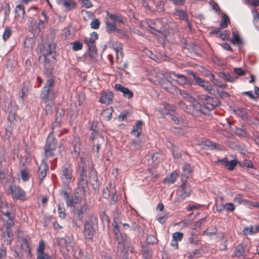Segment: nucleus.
<instances>
[{"label": "nucleus", "instance_id": "obj_29", "mask_svg": "<svg viewBox=\"0 0 259 259\" xmlns=\"http://www.w3.org/2000/svg\"><path fill=\"white\" fill-rule=\"evenodd\" d=\"M151 29V33L155 34L157 36V39L161 43H163L164 42L165 36L159 31L158 30L152 28V27H150Z\"/></svg>", "mask_w": 259, "mask_h": 259}, {"label": "nucleus", "instance_id": "obj_35", "mask_svg": "<svg viewBox=\"0 0 259 259\" xmlns=\"http://www.w3.org/2000/svg\"><path fill=\"white\" fill-rule=\"evenodd\" d=\"M188 241L191 244H197L200 241V239L195 233L192 232L188 238Z\"/></svg>", "mask_w": 259, "mask_h": 259}, {"label": "nucleus", "instance_id": "obj_21", "mask_svg": "<svg viewBox=\"0 0 259 259\" xmlns=\"http://www.w3.org/2000/svg\"><path fill=\"white\" fill-rule=\"evenodd\" d=\"M225 164L228 169L229 170H232L234 169L235 166L237 165V161L235 159L228 161L227 158H223L219 161Z\"/></svg>", "mask_w": 259, "mask_h": 259}, {"label": "nucleus", "instance_id": "obj_24", "mask_svg": "<svg viewBox=\"0 0 259 259\" xmlns=\"http://www.w3.org/2000/svg\"><path fill=\"white\" fill-rule=\"evenodd\" d=\"M59 3L65 7L67 11L74 9L76 6V3L73 0H60Z\"/></svg>", "mask_w": 259, "mask_h": 259}, {"label": "nucleus", "instance_id": "obj_19", "mask_svg": "<svg viewBox=\"0 0 259 259\" xmlns=\"http://www.w3.org/2000/svg\"><path fill=\"white\" fill-rule=\"evenodd\" d=\"M48 169V167L45 163H42L39 166L38 169V175L40 183L46 177Z\"/></svg>", "mask_w": 259, "mask_h": 259}, {"label": "nucleus", "instance_id": "obj_32", "mask_svg": "<svg viewBox=\"0 0 259 259\" xmlns=\"http://www.w3.org/2000/svg\"><path fill=\"white\" fill-rule=\"evenodd\" d=\"M61 113L58 115V113L57 112L56 120L52 124L53 132H56V128H60L61 127Z\"/></svg>", "mask_w": 259, "mask_h": 259}, {"label": "nucleus", "instance_id": "obj_51", "mask_svg": "<svg viewBox=\"0 0 259 259\" xmlns=\"http://www.w3.org/2000/svg\"><path fill=\"white\" fill-rule=\"evenodd\" d=\"M109 47L114 49V50H116L118 51L120 50H122V46L121 44L118 45L116 42L114 41H111L109 42Z\"/></svg>", "mask_w": 259, "mask_h": 259}, {"label": "nucleus", "instance_id": "obj_25", "mask_svg": "<svg viewBox=\"0 0 259 259\" xmlns=\"http://www.w3.org/2000/svg\"><path fill=\"white\" fill-rule=\"evenodd\" d=\"M143 125V121L141 120L138 121L135 125L133 126L131 131V134H134L136 137H138L141 132Z\"/></svg>", "mask_w": 259, "mask_h": 259}, {"label": "nucleus", "instance_id": "obj_28", "mask_svg": "<svg viewBox=\"0 0 259 259\" xmlns=\"http://www.w3.org/2000/svg\"><path fill=\"white\" fill-rule=\"evenodd\" d=\"M78 186L81 188L83 192L85 191L86 188L88 187L87 176L79 175Z\"/></svg>", "mask_w": 259, "mask_h": 259}, {"label": "nucleus", "instance_id": "obj_22", "mask_svg": "<svg viewBox=\"0 0 259 259\" xmlns=\"http://www.w3.org/2000/svg\"><path fill=\"white\" fill-rule=\"evenodd\" d=\"M13 233L10 229H6V230L3 233L2 240L6 242L7 244H11V241L13 239Z\"/></svg>", "mask_w": 259, "mask_h": 259}, {"label": "nucleus", "instance_id": "obj_62", "mask_svg": "<svg viewBox=\"0 0 259 259\" xmlns=\"http://www.w3.org/2000/svg\"><path fill=\"white\" fill-rule=\"evenodd\" d=\"M168 218V214L167 213H164L162 215H159L157 218V220L160 223L163 224L165 222L167 219Z\"/></svg>", "mask_w": 259, "mask_h": 259}, {"label": "nucleus", "instance_id": "obj_31", "mask_svg": "<svg viewBox=\"0 0 259 259\" xmlns=\"http://www.w3.org/2000/svg\"><path fill=\"white\" fill-rule=\"evenodd\" d=\"M107 16L113 20L114 22H118L119 23H123V18L121 16L114 15L109 12H107Z\"/></svg>", "mask_w": 259, "mask_h": 259}, {"label": "nucleus", "instance_id": "obj_15", "mask_svg": "<svg viewBox=\"0 0 259 259\" xmlns=\"http://www.w3.org/2000/svg\"><path fill=\"white\" fill-rule=\"evenodd\" d=\"M115 89L122 93L123 96L126 98L131 99L133 97V93L128 88L122 86L119 83L115 85Z\"/></svg>", "mask_w": 259, "mask_h": 259}, {"label": "nucleus", "instance_id": "obj_30", "mask_svg": "<svg viewBox=\"0 0 259 259\" xmlns=\"http://www.w3.org/2000/svg\"><path fill=\"white\" fill-rule=\"evenodd\" d=\"M143 256L145 259H151L152 257V249L149 246H143L142 248Z\"/></svg>", "mask_w": 259, "mask_h": 259}, {"label": "nucleus", "instance_id": "obj_11", "mask_svg": "<svg viewBox=\"0 0 259 259\" xmlns=\"http://www.w3.org/2000/svg\"><path fill=\"white\" fill-rule=\"evenodd\" d=\"M62 194L67 206L72 207L77 205L78 203L80 204L81 197L74 195V198H70L68 193L66 191H63Z\"/></svg>", "mask_w": 259, "mask_h": 259}, {"label": "nucleus", "instance_id": "obj_60", "mask_svg": "<svg viewBox=\"0 0 259 259\" xmlns=\"http://www.w3.org/2000/svg\"><path fill=\"white\" fill-rule=\"evenodd\" d=\"M206 221V218H203L200 220H199L198 221L195 223V224L193 225L192 229L193 230H196L197 228L200 227L201 224L204 222Z\"/></svg>", "mask_w": 259, "mask_h": 259}, {"label": "nucleus", "instance_id": "obj_61", "mask_svg": "<svg viewBox=\"0 0 259 259\" xmlns=\"http://www.w3.org/2000/svg\"><path fill=\"white\" fill-rule=\"evenodd\" d=\"M100 22L99 19H95L91 22V27L93 29H97L100 26Z\"/></svg>", "mask_w": 259, "mask_h": 259}, {"label": "nucleus", "instance_id": "obj_12", "mask_svg": "<svg viewBox=\"0 0 259 259\" xmlns=\"http://www.w3.org/2000/svg\"><path fill=\"white\" fill-rule=\"evenodd\" d=\"M13 199L25 200V193L21 188L12 186L10 188Z\"/></svg>", "mask_w": 259, "mask_h": 259}, {"label": "nucleus", "instance_id": "obj_42", "mask_svg": "<svg viewBox=\"0 0 259 259\" xmlns=\"http://www.w3.org/2000/svg\"><path fill=\"white\" fill-rule=\"evenodd\" d=\"M124 251H127V253H126V256H127V258H124V256H119V255H118V251L117 250V255L120 258H121L122 259H128L129 258V256H128V252L130 251L131 253H133L134 252V249L132 246V243L131 242L128 243V245L126 246L125 247V249L124 250Z\"/></svg>", "mask_w": 259, "mask_h": 259}, {"label": "nucleus", "instance_id": "obj_37", "mask_svg": "<svg viewBox=\"0 0 259 259\" xmlns=\"http://www.w3.org/2000/svg\"><path fill=\"white\" fill-rule=\"evenodd\" d=\"M115 187L112 184H109V187H106L103 190V197L105 198L108 199L111 194V188Z\"/></svg>", "mask_w": 259, "mask_h": 259}, {"label": "nucleus", "instance_id": "obj_1", "mask_svg": "<svg viewBox=\"0 0 259 259\" xmlns=\"http://www.w3.org/2000/svg\"><path fill=\"white\" fill-rule=\"evenodd\" d=\"M121 223L120 215L118 211H115L113 213V222L112 225L114 227V232L116 236V240L118 242L117 249L118 251L119 256H124V258H127L126 256L127 251H124L125 247L128 245L129 241L126 234H121L119 230L118 224Z\"/></svg>", "mask_w": 259, "mask_h": 259}, {"label": "nucleus", "instance_id": "obj_64", "mask_svg": "<svg viewBox=\"0 0 259 259\" xmlns=\"http://www.w3.org/2000/svg\"><path fill=\"white\" fill-rule=\"evenodd\" d=\"M235 132L237 135L239 136H242L243 137H247V133L243 128L236 127Z\"/></svg>", "mask_w": 259, "mask_h": 259}, {"label": "nucleus", "instance_id": "obj_48", "mask_svg": "<svg viewBox=\"0 0 259 259\" xmlns=\"http://www.w3.org/2000/svg\"><path fill=\"white\" fill-rule=\"evenodd\" d=\"M222 18H223V20L221 21L220 26L221 28H225L227 27L228 23L229 21V19L228 17L226 14H224L223 15Z\"/></svg>", "mask_w": 259, "mask_h": 259}, {"label": "nucleus", "instance_id": "obj_6", "mask_svg": "<svg viewBox=\"0 0 259 259\" xmlns=\"http://www.w3.org/2000/svg\"><path fill=\"white\" fill-rule=\"evenodd\" d=\"M54 80L50 78L47 80L45 86L42 89L41 98L45 102L52 100L54 95L53 87Z\"/></svg>", "mask_w": 259, "mask_h": 259}, {"label": "nucleus", "instance_id": "obj_50", "mask_svg": "<svg viewBox=\"0 0 259 259\" xmlns=\"http://www.w3.org/2000/svg\"><path fill=\"white\" fill-rule=\"evenodd\" d=\"M111 203L114 204L117 201L118 199V197L116 195V191L115 187L111 188Z\"/></svg>", "mask_w": 259, "mask_h": 259}, {"label": "nucleus", "instance_id": "obj_56", "mask_svg": "<svg viewBox=\"0 0 259 259\" xmlns=\"http://www.w3.org/2000/svg\"><path fill=\"white\" fill-rule=\"evenodd\" d=\"M14 222L13 218L11 216L10 217H8V220L6 222V226L7 229L11 230V228L14 226Z\"/></svg>", "mask_w": 259, "mask_h": 259}, {"label": "nucleus", "instance_id": "obj_58", "mask_svg": "<svg viewBox=\"0 0 259 259\" xmlns=\"http://www.w3.org/2000/svg\"><path fill=\"white\" fill-rule=\"evenodd\" d=\"M79 2L81 3L82 6L85 8H90L93 6V4L90 0H79Z\"/></svg>", "mask_w": 259, "mask_h": 259}, {"label": "nucleus", "instance_id": "obj_40", "mask_svg": "<svg viewBox=\"0 0 259 259\" xmlns=\"http://www.w3.org/2000/svg\"><path fill=\"white\" fill-rule=\"evenodd\" d=\"M112 108H106L102 112V116L106 120H110L112 117Z\"/></svg>", "mask_w": 259, "mask_h": 259}, {"label": "nucleus", "instance_id": "obj_59", "mask_svg": "<svg viewBox=\"0 0 259 259\" xmlns=\"http://www.w3.org/2000/svg\"><path fill=\"white\" fill-rule=\"evenodd\" d=\"M22 248L26 252H28L29 254H30V249L26 239H23L22 240Z\"/></svg>", "mask_w": 259, "mask_h": 259}, {"label": "nucleus", "instance_id": "obj_39", "mask_svg": "<svg viewBox=\"0 0 259 259\" xmlns=\"http://www.w3.org/2000/svg\"><path fill=\"white\" fill-rule=\"evenodd\" d=\"M11 207V205L9 203H6L5 205L0 208L1 212L7 217H11V214L9 211V208Z\"/></svg>", "mask_w": 259, "mask_h": 259}, {"label": "nucleus", "instance_id": "obj_13", "mask_svg": "<svg viewBox=\"0 0 259 259\" xmlns=\"http://www.w3.org/2000/svg\"><path fill=\"white\" fill-rule=\"evenodd\" d=\"M88 54L84 55V61L89 63L94 62L97 56V51L96 45H93L92 47H88Z\"/></svg>", "mask_w": 259, "mask_h": 259}, {"label": "nucleus", "instance_id": "obj_3", "mask_svg": "<svg viewBox=\"0 0 259 259\" xmlns=\"http://www.w3.org/2000/svg\"><path fill=\"white\" fill-rule=\"evenodd\" d=\"M98 228V219L95 215H91L84 223V235L87 239L92 240L95 231Z\"/></svg>", "mask_w": 259, "mask_h": 259}, {"label": "nucleus", "instance_id": "obj_47", "mask_svg": "<svg viewBox=\"0 0 259 259\" xmlns=\"http://www.w3.org/2000/svg\"><path fill=\"white\" fill-rule=\"evenodd\" d=\"M192 171L191 167L190 164H185L183 166V174L186 176L189 177L190 176Z\"/></svg>", "mask_w": 259, "mask_h": 259}, {"label": "nucleus", "instance_id": "obj_9", "mask_svg": "<svg viewBox=\"0 0 259 259\" xmlns=\"http://www.w3.org/2000/svg\"><path fill=\"white\" fill-rule=\"evenodd\" d=\"M177 192L178 197L176 201L180 203L186 197L189 196L190 190L189 187L187 186L186 183L183 182V184L178 187Z\"/></svg>", "mask_w": 259, "mask_h": 259}, {"label": "nucleus", "instance_id": "obj_63", "mask_svg": "<svg viewBox=\"0 0 259 259\" xmlns=\"http://www.w3.org/2000/svg\"><path fill=\"white\" fill-rule=\"evenodd\" d=\"M7 248L2 246L0 249V259H6Z\"/></svg>", "mask_w": 259, "mask_h": 259}, {"label": "nucleus", "instance_id": "obj_33", "mask_svg": "<svg viewBox=\"0 0 259 259\" xmlns=\"http://www.w3.org/2000/svg\"><path fill=\"white\" fill-rule=\"evenodd\" d=\"M219 76L223 78L224 80H225L227 81L228 82H234L236 77H234L233 76H231L230 74H226L224 72H219Z\"/></svg>", "mask_w": 259, "mask_h": 259}, {"label": "nucleus", "instance_id": "obj_44", "mask_svg": "<svg viewBox=\"0 0 259 259\" xmlns=\"http://www.w3.org/2000/svg\"><path fill=\"white\" fill-rule=\"evenodd\" d=\"M180 94L184 98L187 99V102L190 101H193L194 99L192 96H191L187 91L184 90H180Z\"/></svg>", "mask_w": 259, "mask_h": 259}, {"label": "nucleus", "instance_id": "obj_38", "mask_svg": "<svg viewBox=\"0 0 259 259\" xmlns=\"http://www.w3.org/2000/svg\"><path fill=\"white\" fill-rule=\"evenodd\" d=\"M106 28L107 31L111 33L114 31H115L116 30V26L114 23L110 22L108 20H106Z\"/></svg>", "mask_w": 259, "mask_h": 259}, {"label": "nucleus", "instance_id": "obj_10", "mask_svg": "<svg viewBox=\"0 0 259 259\" xmlns=\"http://www.w3.org/2000/svg\"><path fill=\"white\" fill-rule=\"evenodd\" d=\"M73 209L72 212L74 218L77 220L81 221L83 217V214L89 209V206L87 203L79 204V205H75L73 206Z\"/></svg>", "mask_w": 259, "mask_h": 259}, {"label": "nucleus", "instance_id": "obj_36", "mask_svg": "<svg viewBox=\"0 0 259 259\" xmlns=\"http://www.w3.org/2000/svg\"><path fill=\"white\" fill-rule=\"evenodd\" d=\"M45 245L43 240H41L39 242L38 246L37 248V256H41L46 254L44 252Z\"/></svg>", "mask_w": 259, "mask_h": 259}, {"label": "nucleus", "instance_id": "obj_16", "mask_svg": "<svg viewBox=\"0 0 259 259\" xmlns=\"http://www.w3.org/2000/svg\"><path fill=\"white\" fill-rule=\"evenodd\" d=\"M113 95L110 92H103L100 98V102L105 104H110L112 102Z\"/></svg>", "mask_w": 259, "mask_h": 259}, {"label": "nucleus", "instance_id": "obj_53", "mask_svg": "<svg viewBox=\"0 0 259 259\" xmlns=\"http://www.w3.org/2000/svg\"><path fill=\"white\" fill-rule=\"evenodd\" d=\"M16 114L15 112L11 111L9 113V115L8 116V120L11 122L10 124V126L11 127L12 126V123L15 120Z\"/></svg>", "mask_w": 259, "mask_h": 259}, {"label": "nucleus", "instance_id": "obj_2", "mask_svg": "<svg viewBox=\"0 0 259 259\" xmlns=\"http://www.w3.org/2000/svg\"><path fill=\"white\" fill-rule=\"evenodd\" d=\"M73 168L71 164L69 163L65 164L60 171V179L64 188L68 189L69 185L72 182L75 180L73 176Z\"/></svg>", "mask_w": 259, "mask_h": 259}, {"label": "nucleus", "instance_id": "obj_8", "mask_svg": "<svg viewBox=\"0 0 259 259\" xmlns=\"http://www.w3.org/2000/svg\"><path fill=\"white\" fill-rule=\"evenodd\" d=\"M56 53V44L53 41H49L45 44L41 53L45 59L46 60L49 56H52L54 58Z\"/></svg>", "mask_w": 259, "mask_h": 259}, {"label": "nucleus", "instance_id": "obj_57", "mask_svg": "<svg viewBox=\"0 0 259 259\" xmlns=\"http://www.w3.org/2000/svg\"><path fill=\"white\" fill-rule=\"evenodd\" d=\"M200 87L209 92L212 91V87L208 81L204 80V82L202 83Z\"/></svg>", "mask_w": 259, "mask_h": 259}, {"label": "nucleus", "instance_id": "obj_23", "mask_svg": "<svg viewBox=\"0 0 259 259\" xmlns=\"http://www.w3.org/2000/svg\"><path fill=\"white\" fill-rule=\"evenodd\" d=\"M232 256L237 257L239 259H244L245 258V255L243 246L241 244L237 245L235 249L234 255Z\"/></svg>", "mask_w": 259, "mask_h": 259}, {"label": "nucleus", "instance_id": "obj_34", "mask_svg": "<svg viewBox=\"0 0 259 259\" xmlns=\"http://www.w3.org/2000/svg\"><path fill=\"white\" fill-rule=\"evenodd\" d=\"M177 177V173L176 172H172L168 177L164 179V183H167L168 184H172L175 182Z\"/></svg>", "mask_w": 259, "mask_h": 259}, {"label": "nucleus", "instance_id": "obj_43", "mask_svg": "<svg viewBox=\"0 0 259 259\" xmlns=\"http://www.w3.org/2000/svg\"><path fill=\"white\" fill-rule=\"evenodd\" d=\"M12 33V31L10 27H7L3 33V38L4 41L7 40L11 36Z\"/></svg>", "mask_w": 259, "mask_h": 259}, {"label": "nucleus", "instance_id": "obj_54", "mask_svg": "<svg viewBox=\"0 0 259 259\" xmlns=\"http://www.w3.org/2000/svg\"><path fill=\"white\" fill-rule=\"evenodd\" d=\"M21 176L24 181H26L29 179V174L27 169L21 171Z\"/></svg>", "mask_w": 259, "mask_h": 259}, {"label": "nucleus", "instance_id": "obj_18", "mask_svg": "<svg viewBox=\"0 0 259 259\" xmlns=\"http://www.w3.org/2000/svg\"><path fill=\"white\" fill-rule=\"evenodd\" d=\"M98 39V34L96 32H93L90 34V37H86L84 41L87 47H92L95 45V41Z\"/></svg>", "mask_w": 259, "mask_h": 259}, {"label": "nucleus", "instance_id": "obj_27", "mask_svg": "<svg viewBox=\"0 0 259 259\" xmlns=\"http://www.w3.org/2000/svg\"><path fill=\"white\" fill-rule=\"evenodd\" d=\"M176 77V81L180 85H184L188 83V79L187 76L183 74L172 73Z\"/></svg>", "mask_w": 259, "mask_h": 259}, {"label": "nucleus", "instance_id": "obj_46", "mask_svg": "<svg viewBox=\"0 0 259 259\" xmlns=\"http://www.w3.org/2000/svg\"><path fill=\"white\" fill-rule=\"evenodd\" d=\"M154 3H156V10L158 12H163L164 11V3L162 1L153 0Z\"/></svg>", "mask_w": 259, "mask_h": 259}, {"label": "nucleus", "instance_id": "obj_52", "mask_svg": "<svg viewBox=\"0 0 259 259\" xmlns=\"http://www.w3.org/2000/svg\"><path fill=\"white\" fill-rule=\"evenodd\" d=\"M223 208L228 211H233L235 209V206L233 203H226L223 205Z\"/></svg>", "mask_w": 259, "mask_h": 259}, {"label": "nucleus", "instance_id": "obj_41", "mask_svg": "<svg viewBox=\"0 0 259 259\" xmlns=\"http://www.w3.org/2000/svg\"><path fill=\"white\" fill-rule=\"evenodd\" d=\"M232 41L234 44L241 45L243 44V41L240 37L239 34L237 32H233V38Z\"/></svg>", "mask_w": 259, "mask_h": 259}, {"label": "nucleus", "instance_id": "obj_20", "mask_svg": "<svg viewBox=\"0 0 259 259\" xmlns=\"http://www.w3.org/2000/svg\"><path fill=\"white\" fill-rule=\"evenodd\" d=\"M173 15L178 17V19L181 20H186L188 22L187 19V15L185 11L182 9H176L172 12ZM189 23V22H188Z\"/></svg>", "mask_w": 259, "mask_h": 259}, {"label": "nucleus", "instance_id": "obj_7", "mask_svg": "<svg viewBox=\"0 0 259 259\" xmlns=\"http://www.w3.org/2000/svg\"><path fill=\"white\" fill-rule=\"evenodd\" d=\"M57 148V142L54 136L49 135L44 147L45 155L46 158L54 156Z\"/></svg>", "mask_w": 259, "mask_h": 259}, {"label": "nucleus", "instance_id": "obj_26", "mask_svg": "<svg viewBox=\"0 0 259 259\" xmlns=\"http://www.w3.org/2000/svg\"><path fill=\"white\" fill-rule=\"evenodd\" d=\"M24 15V6L22 5L17 6L15 9V17L18 19H22L23 18Z\"/></svg>", "mask_w": 259, "mask_h": 259}, {"label": "nucleus", "instance_id": "obj_45", "mask_svg": "<svg viewBox=\"0 0 259 259\" xmlns=\"http://www.w3.org/2000/svg\"><path fill=\"white\" fill-rule=\"evenodd\" d=\"M79 175L87 176V166L85 165V163H84L82 159H81V162L79 165Z\"/></svg>", "mask_w": 259, "mask_h": 259}, {"label": "nucleus", "instance_id": "obj_5", "mask_svg": "<svg viewBox=\"0 0 259 259\" xmlns=\"http://www.w3.org/2000/svg\"><path fill=\"white\" fill-rule=\"evenodd\" d=\"M201 99L205 102L204 103V105H202L201 111L203 114H207L209 111L213 110L220 104V102L217 99L207 95H201Z\"/></svg>", "mask_w": 259, "mask_h": 259}, {"label": "nucleus", "instance_id": "obj_55", "mask_svg": "<svg viewBox=\"0 0 259 259\" xmlns=\"http://www.w3.org/2000/svg\"><path fill=\"white\" fill-rule=\"evenodd\" d=\"M172 236L173 240L178 242L182 240L183 237V234L181 232H176L172 234Z\"/></svg>", "mask_w": 259, "mask_h": 259}, {"label": "nucleus", "instance_id": "obj_14", "mask_svg": "<svg viewBox=\"0 0 259 259\" xmlns=\"http://www.w3.org/2000/svg\"><path fill=\"white\" fill-rule=\"evenodd\" d=\"M73 150L71 151L72 156L77 159L80 152V140L79 138H74L72 141Z\"/></svg>", "mask_w": 259, "mask_h": 259}, {"label": "nucleus", "instance_id": "obj_17", "mask_svg": "<svg viewBox=\"0 0 259 259\" xmlns=\"http://www.w3.org/2000/svg\"><path fill=\"white\" fill-rule=\"evenodd\" d=\"M98 142L94 144L93 146L92 152L93 154L97 157L99 156V149L100 148L101 145L104 142V138L102 136H99L98 138Z\"/></svg>", "mask_w": 259, "mask_h": 259}, {"label": "nucleus", "instance_id": "obj_49", "mask_svg": "<svg viewBox=\"0 0 259 259\" xmlns=\"http://www.w3.org/2000/svg\"><path fill=\"white\" fill-rule=\"evenodd\" d=\"M146 240L148 244H154L158 243V240L157 238L152 235H147Z\"/></svg>", "mask_w": 259, "mask_h": 259}, {"label": "nucleus", "instance_id": "obj_4", "mask_svg": "<svg viewBox=\"0 0 259 259\" xmlns=\"http://www.w3.org/2000/svg\"><path fill=\"white\" fill-rule=\"evenodd\" d=\"M179 104L180 107L188 113L195 115L202 113V105L199 104L195 99H193V101H190L187 103L180 101Z\"/></svg>", "mask_w": 259, "mask_h": 259}]
</instances>
